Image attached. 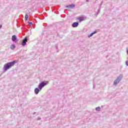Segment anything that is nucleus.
I'll use <instances>...</instances> for the list:
<instances>
[{
	"label": "nucleus",
	"mask_w": 128,
	"mask_h": 128,
	"mask_svg": "<svg viewBox=\"0 0 128 128\" xmlns=\"http://www.w3.org/2000/svg\"><path fill=\"white\" fill-rule=\"evenodd\" d=\"M86 2H90V0H86Z\"/></svg>",
	"instance_id": "obj_21"
},
{
	"label": "nucleus",
	"mask_w": 128,
	"mask_h": 128,
	"mask_svg": "<svg viewBox=\"0 0 128 128\" xmlns=\"http://www.w3.org/2000/svg\"><path fill=\"white\" fill-rule=\"evenodd\" d=\"M92 33H93V34H98V31L95 30L94 32H92Z\"/></svg>",
	"instance_id": "obj_15"
},
{
	"label": "nucleus",
	"mask_w": 128,
	"mask_h": 128,
	"mask_svg": "<svg viewBox=\"0 0 128 128\" xmlns=\"http://www.w3.org/2000/svg\"><path fill=\"white\" fill-rule=\"evenodd\" d=\"M72 28H78V22H74L72 24Z\"/></svg>",
	"instance_id": "obj_6"
},
{
	"label": "nucleus",
	"mask_w": 128,
	"mask_h": 128,
	"mask_svg": "<svg viewBox=\"0 0 128 128\" xmlns=\"http://www.w3.org/2000/svg\"><path fill=\"white\" fill-rule=\"evenodd\" d=\"M28 42V37H25L22 40V46H24L26 45V42Z\"/></svg>",
	"instance_id": "obj_4"
},
{
	"label": "nucleus",
	"mask_w": 128,
	"mask_h": 128,
	"mask_svg": "<svg viewBox=\"0 0 128 128\" xmlns=\"http://www.w3.org/2000/svg\"><path fill=\"white\" fill-rule=\"evenodd\" d=\"M36 114V112H34V114Z\"/></svg>",
	"instance_id": "obj_24"
},
{
	"label": "nucleus",
	"mask_w": 128,
	"mask_h": 128,
	"mask_svg": "<svg viewBox=\"0 0 128 128\" xmlns=\"http://www.w3.org/2000/svg\"><path fill=\"white\" fill-rule=\"evenodd\" d=\"M126 64L127 66H128V61L126 62Z\"/></svg>",
	"instance_id": "obj_18"
},
{
	"label": "nucleus",
	"mask_w": 128,
	"mask_h": 128,
	"mask_svg": "<svg viewBox=\"0 0 128 128\" xmlns=\"http://www.w3.org/2000/svg\"><path fill=\"white\" fill-rule=\"evenodd\" d=\"M126 52H127V54H128V48H126Z\"/></svg>",
	"instance_id": "obj_20"
},
{
	"label": "nucleus",
	"mask_w": 128,
	"mask_h": 128,
	"mask_svg": "<svg viewBox=\"0 0 128 128\" xmlns=\"http://www.w3.org/2000/svg\"><path fill=\"white\" fill-rule=\"evenodd\" d=\"M42 90L40 89V88H36L34 89V93L36 94H38V92H40V91Z\"/></svg>",
	"instance_id": "obj_8"
},
{
	"label": "nucleus",
	"mask_w": 128,
	"mask_h": 128,
	"mask_svg": "<svg viewBox=\"0 0 128 128\" xmlns=\"http://www.w3.org/2000/svg\"><path fill=\"white\" fill-rule=\"evenodd\" d=\"M93 88H95L94 85Z\"/></svg>",
	"instance_id": "obj_23"
},
{
	"label": "nucleus",
	"mask_w": 128,
	"mask_h": 128,
	"mask_svg": "<svg viewBox=\"0 0 128 128\" xmlns=\"http://www.w3.org/2000/svg\"><path fill=\"white\" fill-rule=\"evenodd\" d=\"M96 110L97 112H100V107H96Z\"/></svg>",
	"instance_id": "obj_11"
},
{
	"label": "nucleus",
	"mask_w": 128,
	"mask_h": 128,
	"mask_svg": "<svg viewBox=\"0 0 128 128\" xmlns=\"http://www.w3.org/2000/svg\"><path fill=\"white\" fill-rule=\"evenodd\" d=\"M16 64V61L14 60L11 62H9L7 64H6L4 65V70L6 72V70H10L12 66H14V64Z\"/></svg>",
	"instance_id": "obj_1"
},
{
	"label": "nucleus",
	"mask_w": 128,
	"mask_h": 128,
	"mask_svg": "<svg viewBox=\"0 0 128 128\" xmlns=\"http://www.w3.org/2000/svg\"><path fill=\"white\" fill-rule=\"evenodd\" d=\"M55 46H56V50H58V46H56V45Z\"/></svg>",
	"instance_id": "obj_19"
},
{
	"label": "nucleus",
	"mask_w": 128,
	"mask_h": 128,
	"mask_svg": "<svg viewBox=\"0 0 128 128\" xmlns=\"http://www.w3.org/2000/svg\"><path fill=\"white\" fill-rule=\"evenodd\" d=\"M12 40L14 42H18V38H16V36L13 35L12 36Z\"/></svg>",
	"instance_id": "obj_5"
},
{
	"label": "nucleus",
	"mask_w": 128,
	"mask_h": 128,
	"mask_svg": "<svg viewBox=\"0 0 128 128\" xmlns=\"http://www.w3.org/2000/svg\"><path fill=\"white\" fill-rule=\"evenodd\" d=\"M42 120V118H40V117H38L37 120Z\"/></svg>",
	"instance_id": "obj_17"
},
{
	"label": "nucleus",
	"mask_w": 128,
	"mask_h": 128,
	"mask_svg": "<svg viewBox=\"0 0 128 128\" xmlns=\"http://www.w3.org/2000/svg\"><path fill=\"white\" fill-rule=\"evenodd\" d=\"M92 36H94V34L92 32L90 35L88 36V38H92Z\"/></svg>",
	"instance_id": "obj_14"
},
{
	"label": "nucleus",
	"mask_w": 128,
	"mask_h": 128,
	"mask_svg": "<svg viewBox=\"0 0 128 128\" xmlns=\"http://www.w3.org/2000/svg\"><path fill=\"white\" fill-rule=\"evenodd\" d=\"M28 24L29 26H32V22H28Z\"/></svg>",
	"instance_id": "obj_16"
},
{
	"label": "nucleus",
	"mask_w": 128,
	"mask_h": 128,
	"mask_svg": "<svg viewBox=\"0 0 128 128\" xmlns=\"http://www.w3.org/2000/svg\"><path fill=\"white\" fill-rule=\"evenodd\" d=\"M28 14H26L25 16V19L26 20H28Z\"/></svg>",
	"instance_id": "obj_12"
},
{
	"label": "nucleus",
	"mask_w": 128,
	"mask_h": 128,
	"mask_svg": "<svg viewBox=\"0 0 128 128\" xmlns=\"http://www.w3.org/2000/svg\"><path fill=\"white\" fill-rule=\"evenodd\" d=\"M46 86V83L44 82H42L40 83L39 84L38 86V88L40 90H42L43 88H44Z\"/></svg>",
	"instance_id": "obj_3"
},
{
	"label": "nucleus",
	"mask_w": 128,
	"mask_h": 128,
	"mask_svg": "<svg viewBox=\"0 0 128 128\" xmlns=\"http://www.w3.org/2000/svg\"><path fill=\"white\" fill-rule=\"evenodd\" d=\"M100 8H99L98 10V12H97V14H96V16H98V14H100Z\"/></svg>",
	"instance_id": "obj_13"
},
{
	"label": "nucleus",
	"mask_w": 128,
	"mask_h": 128,
	"mask_svg": "<svg viewBox=\"0 0 128 128\" xmlns=\"http://www.w3.org/2000/svg\"><path fill=\"white\" fill-rule=\"evenodd\" d=\"M2 25H0V28H2Z\"/></svg>",
	"instance_id": "obj_22"
},
{
	"label": "nucleus",
	"mask_w": 128,
	"mask_h": 128,
	"mask_svg": "<svg viewBox=\"0 0 128 128\" xmlns=\"http://www.w3.org/2000/svg\"><path fill=\"white\" fill-rule=\"evenodd\" d=\"M78 20L80 22H84V17L80 16L78 18Z\"/></svg>",
	"instance_id": "obj_9"
},
{
	"label": "nucleus",
	"mask_w": 128,
	"mask_h": 128,
	"mask_svg": "<svg viewBox=\"0 0 128 128\" xmlns=\"http://www.w3.org/2000/svg\"><path fill=\"white\" fill-rule=\"evenodd\" d=\"M10 48H11V50H14V49L16 48V45H14V44H12V45L10 46Z\"/></svg>",
	"instance_id": "obj_10"
},
{
	"label": "nucleus",
	"mask_w": 128,
	"mask_h": 128,
	"mask_svg": "<svg viewBox=\"0 0 128 128\" xmlns=\"http://www.w3.org/2000/svg\"><path fill=\"white\" fill-rule=\"evenodd\" d=\"M76 6V5L74 4H71L70 5H68L66 6V8H74Z\"/></svg>",
	"instance_id": "obj_7"
},
{
	"label": "nucleus",
	"mask_w": 128,
	"mask_h": 128,
	"mask_svg": "<svg viewBox=\"0 0 128 128\" xmlns=\"http://www.w3.org/2000/svg\"><path fill=\"white\" fill-rule=\"evenodd\" d=\"M123 77L124 76H122V74L119 75L117 77L116 79L114 81L113 86H118V84H120V82L122 80Z\"/></svg>",
	"instance_id": "obj_2"
}]
</instances>
